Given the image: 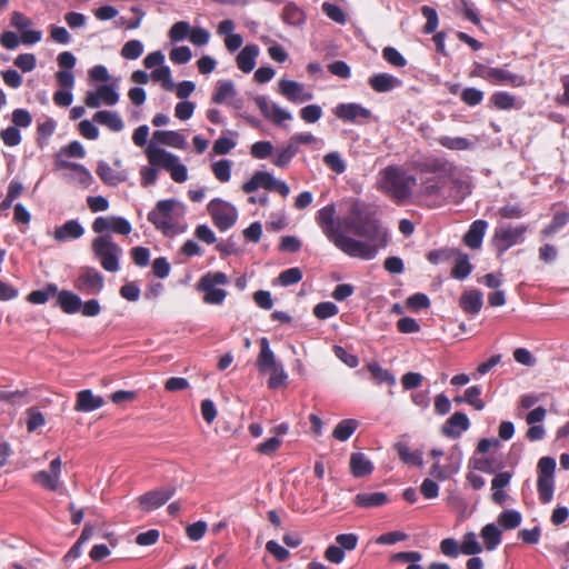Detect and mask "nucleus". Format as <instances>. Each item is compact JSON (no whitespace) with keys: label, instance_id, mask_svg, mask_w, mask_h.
Returning a JSON list of instances; mask_svg holds the SVG:
<instances>
[{"label":"nucleus","instance_id":"f257e3e1","mask_svg":"<svg viewBox=\"0 0 569 569\" xmlns=\"http://www.w3.org/2000/svg\"><path fill=\"white\" fill-rule=\"evenodd\" d=\"M316 221L328 240L351 258L372 260L389 242L376 209L358 199L350 202L342 219H336V206L330 203L317 212Z\"/></svg>","mask_w":569,"mask_h":569},{"label":"nucleus","instance_id":"f03ea898","mask_svg":"<svg viewBox=\"0 0 569 569\" xmlns=\"http://www.w3.org/2000/svg\"><path fill=\"white\" fill-rule=\"evenodd\" d=\"M379 189L387 193L396 203L402 204L411 197L412 186L417 178L407 174L399 166H388L379 172Z\"/></svg>","mask_w":569,"mask_h":569},{"label":"nucleus","instance_id":"7ed1b4c3","mask_svg":"<svg viewBox=\"0 0 569 569\" xmlns=\"http://www.w3.org/2000/svg\"><path fill=\"white\" fill-rule=\"evenodd\" d=\"M445 186L446 179L442 176L422 178L417 188L411 191L412 203L427 209L445 206L447 203Z\"/></svg>","mask_w":569,"mask_h":569},{"label":"nucleus","instance_id":"20e7f679","mask_svg":"<svg viewBox=\"0 0 569 569\" xmlns=\"http://www.w3.org/2000/svg\"><path fill=\"white\" fill-rule=\"evenodd\" d=\"M91 250L106 271H119L122 248L112 240L110 234L96 237L91 242Z\"/></svg>","mask_w":569,"mask_h":569},{"label":"nucleus","instance_id":"39448f33","mask_svg":"<svg viewBox=\"0 0 569 569\" xmlns=\"http://www.w3.org/2000/svg\"><path fill=\"white\" fill-rule=\"evenodd\" d=\"M229 282V278L224 272H207L203 274L198 282V290L202 291L203 301L208 305H221L226 297L227 291L218 286H226Z\"/></svg>","mask_w":569,"mask_h":569},{"label":"nucleus","instance_id":"423d86ee","mask_svg":"<svg viewBox=\"0 0 569 569\" xmlns=\"http://www.w3.org/2000/svg\"><path fill=\"white\" fill-rule=\"evenodd\" d=\"M527 230L528 227L526 224H519L516 227L506 224L497 227L491 242L497 250L498 256H502L512 246L522 242Z\"/></svg>","mask_w":569,"mask_h":569},{"label":"nucleus","instance_id":"0eeeda50","mask_svg":"<svg viewBox=\"0 0 569 569\" xmlns=\"http://www.w3.org/2000/svg\"><path fill=\"white\" fill-rule=\"evenodd\" d=\"M259 188L276 191L283 198L290 192V188L284 181L277 180L270 172L260 170L256 171L253 176L242 184L243 192L248 194L257 191Z\"/></svg>","mask_w":569,"mask_h":569},{"label":"nucleus","instance_id":"6e6552de","mask_svg":"<svg viewBox=\"0 0 569 569\" xmlns=\"http://www.w3.org/2000/svg\"><path fill=\"white\" fill-rule=\"evenodd\" d=\"M208 212L220 231L230 229L237 221L238 212L231 203L216 198L208 203Z\"/></svg>","mask_w":569,"mask_h":569},{"label":"nucleus","instance_id":"1a4fd4ad","mask_svg":"<svg viewBox=\"0 0 569 569\" xmlns=\"http://www.w3.org/2000/svg\"><path fill=\"white\" fill-rule=\"evenodd\" d=\"M104 286L103 276L92 267H82L73 287L83 295H98Z\"/></svg>","mask_w":569,"mask_h":569},{"label":"nucleus","instance_id":"9d476101","mask_svg":"<svg viewBox=\"0 0 569 569\" xmlns=\"http://www.w3.org/2000/svg\"><path fill=\"white\" fill-rule=\"evenodd\" d=\"M176 204L177 201L174 199L158 201L154 209L148 213V221L151 222L156 229L167 234L172 227L170 220Z\"/></svg>","mask_w":569,"mask_h":569},{"label":"nucleus","instance_id":"9b49d317","mask_svg":"<svg viewBox=\"0 0 569 569\" xmlns=\"http://www.w3.org/2000/svg\"><path fill=\"white\" fill-rule=\"evenodd\" d=\"M92 230L98 234H103L107 231H112L117 234L128 236L131 230V223L123 217H97L92 222Z\"/></svg>","mask_w":569,"mask_h":569},{"label":"nucleus","instance_id":"f8f14e48","mask_svg":"<svg viewBox=\"0 0 569 569\" xmlns=\"http://www.w3.org/2000/svg\"><path fill=\"white\" fill-rule=\"evenodd\" d=\"M10 24L20 31V40L26 46L34 44L42 39L40 30H29L33 26V21L20 11L12 12Z\"/></svg>","mask_w":569,"mask_h":569},{"label":"nucleus","instance_id":"ddd939ff","mask_svg":"<svg viewBox=\"0 0 569 569\" xmlns=\"http://www.w3.org/2000/svg\"><path fill=\"white\" fill-rule=\"evenodd\" d=\"M278 91L288 101L293 103H303L312 100L313 98L312 92L306 90L303 83L293 80L281 79L279 81Z\"/></svg>","mask_w":569,"mask_h":569},{"label":"nucleus","instance_id":"4468645a","mask_svg":"<svg viewBox=\"0 0 569 569\" xmlns=\"http://www.w3.org/2000/svg\"><path fill=\"white\" fill-rule=\"evenodd\" d=\"M333 114L343 122L358 123L360 120H368L371 111L359 103H339L332 110Z\"/></svg>","mask_w":569,"mask_h":569},{"label":"nucleus","instance_id":"2eb2a0df","mask_svg":"<svg viewBox=\"0 0 569 569\" xmlns=\"http://www.w3.org/2000/svg\"><path fill=\"white\" fill-rule=\"evenodd\" d=\"M176 492L173 487H163L146 492L139 497V505L146 511L163 506Z\"/></svg>","mask_w":569,"mask_h":569},{"label":"nucleus","instance_id":"dca6fc26","mask_svg":"<svg viewBox=\"0 0 569 569\" xmlns=\"http://www.w3.org/2000/svg\"><path fill=\"white\" fill-rule=\"evenodd\" d=\"M119 101V94L109 84L100 86L97 91H89L84 98V103L89 108H98L101 102L107 106H114Z\"/></svg>","mask_w":569,"mask_h":569},{"label":"nucleus","instance_id":"f3484780","mask_svg":"<svg viewBox=\"0 0 569 569\" xmlns=\"http://www.w3.org/2000/svg\"><path fill=\"white\" fill-rule=\"evenodd\" d=\"M415 169L421 173H435L436 176H449L453 167L446 159L432 157L415 163Z\"/></svg>","mask_w":569,"mask_h":569},{"label":"nucleus","instance_id":"a211bd4d","mask_svg":"<svg viewBox=\"0 0 569 569\" xmlns=\"http://www.w3.org/2000/svg\"><path fill=\"white\" fill-rule=\"evenodd\" d=\"M470 427L469 418L465 412H455L441 427L443 436L456 439L459 438L462 431L468 430Z\"/></svg>","mask_w":569,"mask_h":569},{"label":"nucleus","instance_id":"6ab92c4d","mask_svg":"<svg viewBox=\"0 0 569 569\" xmlns=\"http://www.w3.org/2000/svg\"><path fill=\"white\" fill-rule=\"evenodd\" d=\"M368 83L378 93L389 92L402 86V81L399 78L386 72L371 76Z\"/></svg>","mask_w":569,"mask_h":569},{"label":"nucleus","instance_id":"aec40b11","mask_svg":"<svg viewBox=\"0 0 569 569\" xmlns=\"http://www.w3.org/2000/svg\"><path fill=\"white\" fill-rule=\"evenodd\" d=\"M146 154L151 166L166 169L167 171L178 158L164 149L154 147L152 143L147 147Z\"/></svg>","mask_w":569,"mask_h":569},{"label":"nucleus","instance_id":"412c9836","mask_svg":"<svg viewBox=\"0 0 569 569\" xmlns=\"http://www.w3.org/2000/svg\"><path fill=\"white\" fill-rule=\"evenodd\" d=\"M146 154L151 166L166 169L167 171L178 158L164 149L154 147L152 143L147 147Z\"/></svg>","mask_w":569,"mask_h":569},{"label":"nucleus","instance_id":"4be33fe9","mask_svg":"<svg viewBox=\"0 0 569 569\" xmlns=\"http://www.w3.org/2000/svg\"><path fill=\"white\" fill-rule=\"evenodd\" d=\"M104 399L92 393L90 389L81 390L77 393L74 410L78 412H91L101 408Z\"/></svg>","mask_w":569,"mask_h":569},{"label":"nucleus","instance_id":"5701e85b","mask_svg":"<svg viewBox=\"0 0 569 569\" xmlns=\"http://www.w3.org/2000/svg\"><path fill=\"white\" fill-rule=\"evenodd\" d=\"M84 234V228L77 219L66 221L62 226L56 228L53 237L58 242L79 239Z\"/></svg>","mask_w":569,"mask_h":569},{"label":"nucleus","instance_id":"b1692460","mask_svg":"<svg viewBox=\"0 0 569 569\" xmlns=\"http://www.w3.org/2000/svg\"><path fill=\"white\" fill-rule=\"evenodd\" d=\"M489 107L496 110H519L523 107V101L507 91H497L491 94Z\"/></svg>","mask_w":569,"mask_h":569},{"label":"nucleus","instance_id":"393cba45","mask_svg":"<svg viewBox=\"0 0 569 569\" xmlns=\"http://www.w3.org/2000/svg\"><path fill=\"white\" fill-rule=\"evenodd\" d=\"M488 228V222L486 220H475L466 234L463 236V243L470 249H479L482 244V240Z\"/></svg>","mask_w":569,"mask_h":569},{"label":"nucleus","instance_id":"a878e982","mask_svg":"<svg viewBox=\"0 0 569 569\" xmlns=\"http://www.w3.org/2000/svg\"><path fill=\"white\" fill-rule=\"evenodd\" d=\"M389 502V496L386 492H360L353 498V503L363 509L379 508Z\"/></svg>","mask_w":569,"mask_h":569},{"label":"nucleus","instance_id":"bb28decb","mask_svg":"<svg viewBox=\"0 0 569 569\" xmlns=\"http://www.w3.org/2000/svg\"><path fill=\"white\" fill-rule=\"evenodd\" d=\"M260 352L258 355L256 367L259 372L264 373L269 371V369L278 366L276 361V356L273 351L270 349L269 340L266 337H262L259 341Z\"/></svg>","mask_w":569,"mask_h":569},{"label":"nucleus","instance_id":"cd10ccee","mask_svg":"<svg viewBox=\"0 0 569 569\" xmlns=\"http://www.w3.org/2000/svg\"><path fill=\"white\" fill-rule=\"evenodd\" d=\"M490 82L495 84H509L513 88H519L527 84L525 76L512 73L502 68H493Z\"/></svg>","mask_w":569,"mask_h":569},{"label":"nucleus","instance_id":"c85d7f7f","mask_svg":"<svg viewBox=\"0 0 569 569\" xmlns=\"http://www.w3.org/2000/svg\"><path fill=\"white\" fill-rule=\"evenodd\" d=\"M57 305L64 313L73 315L81 309V299L78 295L70 290H61L56 293Z\"/></svg>","mask_w":569,"mask_h":569},{"label":"nucleus","instance_id":"c756f323","mask_svg":"<svg viewBox=\"0 0 569 569\" xmlns=\"http://www.w3.org/2000/svg\"><path fill=\"white\" fill-rule=\"evenodd\" d=\"M460 308L469 315H477L482 308V295L479 290L465 291L459 300Z\"/></svg>","mask_w":569,"mask_h":569},{"label":"nucleus","instance_id":"7c9ffc66","mask_svg":"<svg viewBox=\"0 0 569 569\" xmlns=\"http://www.w3.org/2000/svg\"><path fill=\"white\" fill-rule=\"evenodd\" d=\"M373 471L372 462L365 453L353 452L350 456V472L356 478L370 475Z\"/></svg>","mask_w":569,"mask_h":569},{"label":"nucleus","instance_id":"2f4dec72","mask_svg":"<svg viewBox=\"0 0 569 569\" xmlns=\"http://www.w3.org/2000/svg\"><path fill=\"white\" fill-rule=\"evenodd\" d=\"M281 19L292 27H301L306 23V12L293 2L287 3L281 11Z\"/></svg>","mask_w":569,"mask_h":569},{"label":"nucleus","instance_id":"473e14b6","mask_svg":"<svg viewBox=\"0 0 569 569\" xmlns=\"http://www.w3.org/2000/svg\"><path fill=\"white\" fill-rule=\"evenodd\" d=\"M259 54V49L256 44L246 46L237 56V66L244 72L249 73L256 66V58Z\"/></svg>","mask_w":569,"mask_h":569},{"label":"nucleus","instance_id":"72a5a7b5","mask_svg":"<svg viewBox=\"0 0 569 569\" xmlns=\"http://www.w3.org/2000/svg\"><path fill=\"white\" fill-rule=\"evenodd\" d=\"M237 96L234 83L231 80H220L211 97V101L217 104L228 103Z\"/></svg>","mask_w":569,"mask_h":569},{"label":"nucleus","instance_id":"f704fd0d","mask_svg":"<svg viewBox=\"0 0 569 569\" xmlns=\"http://www.w3.org/2000/svg\"><path fill=\"white\" fill-rule=\"evenodd\" d=\"M93 121L108 127L110 130L118 132L123 129V121L118 113L109 110L98 111L93 116Z\"/></svg>","mask_w":569,"mask_h":569},{"label":"nucleus","instance_id":"c9c22d12","mask_svg":"<svg viewBox=\"0 0 569 569\" xmlns=\"http://www.w3.org/2000/svg\"><path fill=\"white\" fill-rule=\"evenodd\" d=\"M299 152V147H296V144L289 139V142L287 146L280 148L277 150V153L272 160L273 164L279 168H287L291 160L297 156Z\"/></svg>","mask_w":569,"mask_h":569},{"label":"nucleus","instance_id":"e433bc0d","mask_svg":"<svg viewBox=\"0 0 569 569\" xmlns=\"http://www.w3.org/2000/svg\"><path fill=\"white\" fill-rule=\"evenodd\" d=\"M487 550H495L501 542V531L495 523L486 525L480 532Z\"/></svg>","mask_w":569,"mask_h":569},{"label":"nucleus","instance_id":"4c0bfd02","mask_svg":"<svg viewBox=\"0 0 569 569\" xmlns=\"http://www.w3.org/2000/svg\"><path fill=\"white\" fill-rule=\"evenodd\" d=\"M33 482L49 491H57L60 486L59 476L47 470H40L32 476Z\"/></svg>","mask_w":569,"mask_h":569},{"label":"nucleus","instance_id":"58836bf2","mask_svg":"<svg viewBox=\"0 0 569 569\" xmlns=\"http://www.w3.org/2000/svg\"><path fill=\"white\" fill-rule=\"evenodd\" d=\"M367 369L376 383L387 386H393L396 383L393 375L389 370L383 369L378 362L368 363Z\"/></svg>","mask_w":569,"mask_h":569},{"label":"nucleus","instance_id":"ea45409f","mask_svg":"<svg viewBox=\"0 0 569 569\" xmlns=\"http://www.w3.org/2000/svg\"><path fill=\"white\" fill-rule=\"evenodd\" d=\"M359 426L356 419L341 420L332 431V437L339 441H347Z\"/></svg>","mask_w":569,"mask_h":569},{"label":"nucleus","instance_id":"a19ab883","mask_svg":"<svg viewBox=\"0 0 569 569\" xmlns=\"http://www.w3.org/2000/svg\"><path fill=\"white\" fill-rule=\"evenodd\" d=\"M457 254L458 257L451 270V276L455 279L463 280L471 273L473 267L466 253L457 252Z\"/></svg>","mask_w":569,"mask_h":569},{"label":"nucleus","instance_id":"79ce46f5","mask_svg":"<svg viewBox=\"0 0 569 569\" xmlns=\"http://www.w3.org/2000/svg\"><path fill=\"white\" fill-rule=\"evenodd\" d=\"M395 449L403 462L413 466L422 465V453L420 451H411L407 443L398 442L396 443Z\"/></svg>","mask_w":569,"mask_h":569},{"label":"nucleus","instance_id":"37998d69","mask_svg":"<svg viewBox=\"0 0 569 569\" xmlns=\"http://www.w3.org/2000/svg\"><path fill=\"white\" fill-rule=\"evenodd\" d=\"M58 287L56 283H49L42 290H33L27 296V301L32 305H43L50 297L56 296Z\"/></svg>","mask_w":569,"mask_h":569},{"label":"nucleus","instance_id":"c03bdc74","mask_svg":"<svg viewBox=\"0 0 569 569\" xmlns=\"http://www.w3.org/2000/svg\"><path fill=\"white\" fill-rule=\"evenodd\" d=\"M569 222V213L565 211H558L553 214L550 223L541 230L543 237H550L557 233Z\"/></svg>","mask_w":569,"mask_h":569},{"label":"nucleus","instance_id":"a18cd8bd","mask_svg":"<svg viewBox=\"0 0 569 569\" xmlns=\"http://www.w3.org/2000/svg\"><path fill=\"white\" fill-rule=\"evenodd\" d=\"M437 142L449 150H468L472 146L471 141L463 137L442 136L437 138Z\"/></svg>","mask_w":569,"mask_h":569},{"label":"nucleus","instance_id":"49530a36","mask_svg":"<svg viewBox=\"0 0 569 569\" xmlns=\"http://www.w3.org/2000/svg\"><path fill=\"white\" fill-rule=\"evenodd\" d=\"M153 138L162 144L171 146L174 148H182L184 138L177 131H162L154 132Z\"/></svg>","mask_w":569,"mask_h":569},{"label":"nucleus","instance_id":"de8ad7c7","mask_svg":"<svg viewBox=\"0 0 569 569\" xmlns=\"http://www.w3.org/2000/svg\"><path fill=\"white\" fill-rule=\"evenodd\" d=\"M522 520L521 513L517 510H505L498 517V523L505 530H511L520 526Z\"/></svg>","mask_w":569,"mask_h":569},{"label":"nucleus","instance_id":"09e8293b","mask_svg":"<svg viewBox=\"0 0 569 569\" xmlns=\"http://www.w3.org/2000/svg\"><path fill=\"white\" fill-rule=\"evenodd\" d=\"M553 478L538 477L537 489L542 503H549L553 498Z\"/></svg>","mask_w":569,"mask_h":569},{"label":"nucleus","instance_id":"8fccbe9b","mask_svg":"<svg viewBox=\"0 0 569 569\" xmlns=\"http://www.w3.org/2000/svg\"><path fill=\"white\" fill-rule=\"evenodd\" d=\"M150 77L153 81L161 82V86L167 91H172L174 89V83L171 79L170 68L167 66H161L154 69Z\"/></svg>","mask_w":569,"mask_h":569},{"label":"nucleus","instance_id":"3c124183","mask_svg":"<svg viewBox=\"0 0 569 569\" xmlns=\"http://www.w3.org/2000/svg\"><path fill=\"white\" fill-rule=\"evenodd\" d=\"M481 388L479 386H471L465 390L463 400L472 406L476 410H482L486 406L485 401L480 398Z\"/></svg>","mask_w":569,"mask_h":569},{"label":"nucleus","instance_id":"603ef678","mask_svg":"<svg viewBox=\"0 0 569 569\" xmlns=\"http://www.w3.org/2000/svg\"><path fill=\"white\" fill-rule=\"evenodd\" d=\"M420 11L422 16L427 19V22L423 27V32L426 34H431L436 32L439 24V18L436 9L429 6H422Z\"/></svg>","mask_w":569,"mask_h":569},{"label":"nucleus","instance_id":"864d4df0","mask_svg":"<svg viewBox=\"0 0 569 569\" xmlns=\"http://www.w3.org/2000/svg\"><path fill=\"white\" fill-rule=\"evenodd\" d=\"M27 430L29 432L36 431L38 428L44 426L46 418L43 413L37 408L31 407L27 410Z\"/></svg>","mask_w":569,"mask_h":569},{"label":"nucleus","instance_id":"5fc2aeb1","mask_svg":"<svg viewBox=\"0 0 569 569\" xmlns=\"http://www.w3.org/2000/svg\"><path fill=\"white\" fill-rule=\"evenodd\" d=\"M212 172L214 177L220 182H228L231 178V161L228 159H222L219 161H216L211 166Z\"/></svg>","mask_w":569,"mask_h":569},{"label":"nucleus","instance_id":"6e6d98bb","mask_svg":"<svg viewBox=\"0 0 569 569\" xmlns=\"http://www.w3.org/2000/svg\"><path fill=\"white\" fill-rule=\"evenodd\" d=\"M269 371L270 377L268 379V387L270 389H278L286 386L288 375L286 373L282 365L279 363L278 366L269 369Z\"/></svg>","mask_w":569,"mask_h":569},{"label":"nucleus","instance_id":"4d7b16f0","mask_svg":"<svg viewBox=\"0 0 569 569\" xmlns=\"http://www.w3.org/2000/svg\"><path fill=\"white\" fill-rule=\"evenodd\" d=\"M460 551L467 556L478 555L482 551L480 543L476 539V535L473 532H468L463 536L462 543L460 546Z\"/></svg>","mask_w":569,"mask_h":569},{"label":"nucleus","instance_id":"13d9d810","mask_svg":"<svg viewBox=\"0 0 569 569\" xmlns=\"http://www.w3.org/2000/svg\"><path fill=\"white\" fill-rule=\"evenodd\" d=\"M143 52V44L140 40H129L121 49V56L128 60L138 59Z\"/></svg>","mask_w":569,"mask_h":569},{"label":"nucleus","instance_id":"bf43d9fd","mask_svg":"<svg viewBox=\"0 0 569 569\" xmlns=\"http://www.w3.org/2000/svg\"><path fill=\"white\" fill-rule=\"evenodd\" d=\"M382 58L396 68H403L407 66L406 58L393 47H386L382 50Z\"/></svg>","mask_w":569,"mask_h":569},{"label":"nucleus","instance_id":"052dcab7","mask_svg":"<svg viewBox=\"0 0 569 569\" xmlns=\"http://www.w3.org/2000/svg\"><path fill=\"white\" fill-rule=\"evenodd\" d=\"M460 99L467 106L475 107L480 104L483 100V92L473 87L465 88L461 92Z\"/></svg>","mask_w":569,"mask_h":569},{"label":"nucleus","instance_id":"680f3d73","mask_svg":"<svg viewBox=\"0 0 569 569\" xmlns=\"http://www.w3.org/2000/svg\"><path fill=\"white\" fill-rule=\"evenodd\" d=\"M406 306L412 311H419L428 309L430 307V300L427 295L417 292L407 298Z\"/></svg>","mask_w":569,"mask_h":569},{"label":"nucleus","instance_id":"e2e57ef3","mask_svg":"<svg viewBox=\"0 0 569 569\" xmlns=\"http://www.w3.org/2000/svg\"><path fill=\"white\" fill-rule=\"evenodd\" d=\"M190 24L187 21L176 22L169 30V39L179 42L189 37Z\"/></svg>","mask_w":569,"mask_h":569},{"label":"nucleus","instance_id":"0e129e2a","mask_svg":"<svg viewBox=\"0 0 569 569\" xmlns=\"http://www.w3.org/2000/svg\"><path fill=\"white\" fill-rule=\"evenodd\" d=\"M273 144L270 141L254 142L250 148V153L256 159H267L273 152Z\"/></svg>","mask_w":569,"mask_h":569},{"label":"nucleus","instance_id":"69168bd1","mask_svg":"<svg viewBox=\"0 0 569 569\" xmlns=\"http://www.w3.org/2000/svg\"><path fill=\"white\" fill-rule=\"evenodd\" d=\"M322 11L326 13V16L331 19L332 21L345 24L347 21L346 14L343 10L333 3L330 2H323L322 3Z\"/></svg>","mask_w":569,"mask_h":569},{"label":"nucleus","instance_id":"338daca9","mask_svg":"<svg viewBox=\"0 0 569 569\" xmlns=\"http://www.w3.org/2000/svg\"><path fill=\"white\" fill-rule=\"evenodd\" d=\"M97 174L103 182L110 186H116L120 181L114 170L106 162H100L98 164Z\"/></svg>","mask_w":569,"mask_h":569},{"label":"nucleus","instance_id":"774afa93","mask_svg":"<svg viewBox=\"0 0 569 569\" xmlns=\"http://www.w3.org/2000/svg\"><path fill=\"white\" fill-rule=\"evenodd\" d=\"M325 164L333 172L340 174L346 171V163L338 152H329L323 157Z\"/></svg>","mask_w":569,"mask_h":569}]
</instances>
